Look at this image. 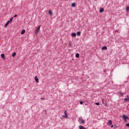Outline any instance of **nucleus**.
<instances>
[{"instance_id":"f257e3e1","label":"nucleus","mask_w":129,"mask_h":129,"mask_svg":"<svg viewBox=\"0 0 129 129\" xmlns=\"http://www.w3.org/2000/svg\"><path fill=\"white\" fill-rule=\"evenodd\" d=\"M41 28V25H39L38 27H37L35 30V34L37 35L38 33L40 32V29Z\"/></svg>"},{"instance_id":"f03ea898","label":"nucleus","mask_w":129,"mask_h":129,"mask_svg":"<svg viewBox=\"0 0 129 129\" xmlns=\"http://www.w3.org/2000/svg\"><path fill=\"white\" fill-rule=\"evenodd\" d=\"M122 118L123 120H124L125 122H126V119H128V117L126 116L125 115H123Z\"/></svg>"},{"instance_id":"7ed1b4c3","label":"nucleus","mask_w":129,"mask_h":129,"mask_svg":"<svg viewBox=\"0 0 129 129\" xmlns=\"http://www.w3.org/2000/svg\"><path fill=\"white\" fill-rule=\"evenodd\" d=\"M107 124H108V125H111V124H112V121L111 120H109Z\"/></svg>"},{"instance_id":"20e7f679","label":"nucleus","mask_w":129,"mask_h":129,"mask_svg":"<svg viewBox=\"0 0 129 129\" xmlns=\"http://www.w3.org/2000/svg\"><path fill=\"white\" fill-rule=\"evenodd\" d=\"M35 80L37 83H39V79L38 78V77L37 76L35 77Z\"/></svg>"},{"instance_id":"39448f33","label":"nucleus","mask_w":129,"mask_h":129,"mask_svg":"<svg viewBox=\"0 0 129 129\" xmlns=\"http://www.w3.org/2000/svg\"><path fill=\"white\" fill-rule=\"evenodd\" d=\"M1 56L2 58L4 59V60H6V56H5V54H1Z\"/></svg>"},{"instance_id":"423d86ee","label":"nucleus","mask_w":129,"mask_h":129,"mask_svg":"<svg viewBox=\"0 0 129 129\" xmlns=\"http://www.w3.org/2000/svg\"><path fill=\"white\" fill-rule=\"evenodd\" d=\"M48 13L49 14L50 16H53V12H52V10H49Z\"/></svg>"},{"instance_id":"0eeeda50","label":"nucleus","mask_w":129,"mask_h":129,"mask_svg":"<svg viewBox=\"0 0 129 129\" xmlns=\"http://www.w3.org/2000/svg\"><path fill=\"white\" fill-rule=\"evenodd\" d=\"M25 33H26V30H25V29H23L22 30L21 34V35H24V34H25Z\"/></svg>"},{"instance_id":"6e6552de","label":"nucleus","mask_w":129,"mask_h":129,"mask_svg":"<svg viewBox=\"0 0 129 129\" xmlns=\"http://www.w3.org/2000/svg\"><path fill=\"white\" fill-rule=\"evenodd\" d=\"M65 115L66 116V118H68V114L67 113V111L65 110L64 112Z\"/></svg>"},{"instance_id":"1a4fd4ad","label":"nucleus","mask_w":129,"mask_h":129,"mask_svg":"<svg viewBox=\"0 0 129 129\" xmlns=\"http://www.w3.org/2000/svg\"><path fill=\"white\" fill-rule=\"evenodd\" d=\"M9 24H10V21H8V22L6 23V24H5V27L6 28H7V27H8V26H9Z\"/></svg>"},{"instance_id":"9d476101","label":"nucleus","mask_w":129,"mask_h":129,"mask_svg":"<svg viewBox=\"0 0 129 129\" xmlns=\"http://www.w3.org/2000/svg\"><path fill=\"white\" fill-rule=\"evenodd\" d=\"M79 129H86V128H85L84 126H83L82 125H80Z\"/></svg>"},{"instance_id":"9b49d317","label":"nucleus","mask_w":129,"mask_h":129,"mask_svg":"<svg viewBox=\"0 0 129 129\" xmlns=\"http://www.w3.org/2000/svg\"><path fill=\"white\" fill-rule=\"evenodd\" d=\"M99 12L100 13H103V12H104V9L103 8L100 9Z\"/></svg>"},{"instance_id":"f8f14e48","label":"nucleus","mask_w":129,"mask_h":129,"mask_svg":"<svg viewBox=\"0 0 129 129\" xmlns=\"http://www.w3.org/2000/svg\"><path fill=\"white\" fill-rule=\"evenodd\" d=\"M124 101H125L126 102H129V98H124Z\"/></svg>"},{"instance_id":"ddd939ff","label":"nucleus","mask_w":129,"mask_h":129,"mask_svg":"<svg viewBox=\"0 0 129 129\" xmlns=\"http://www.w3.org/2000/svg\"><path fill=\"white\" fill-rule=\"evenodd\" d=\"M102 50H107V47L103 46L102 47Z\"/></svg>"},{"instance_id":"4468645a","label":"nucleus","mask_w":129,"mask_h":129,"mask_svg":"<svg viewBox=\"0 0 129 129\" xmlns=\"http://www.w3.org/2000/svg\"><path fill=\"white\" fill-rule=\"evenodd\" d=\"M72 7H73V8H75V7H76V4L75 3H73L72 4Z\"/></svg>"},{"instance_id":"2eb2a0df","label":"nucleus","mask_w":129,"mask_h":129,"mask_svg":"<svg viewBox=\"0 0 129 129\" xmlns=\"http://www.w3.org/2000/svg\"><path fill=\"white\" fill-rule=\"evenodd\" d=\"M76 33H73L72 34V36H73V37H76Z\"/></svg>"},{"instance_id":"dca6fc26","label":"nucleus","mask_w":129,"mask_h":129,"mask_svg":"<svg viewBox=\"0 0 129 129\" xmlns=\"http://www.w3.org/2000/svg\"><path fill=\"white\" fill-rule=\"evenodd\" d=\"M13 19H14V18H10V20L8 21V22H9V23H12V22L13 21Z\"/></svg>"},{"instance_id":"f3484780","label":"nucleus","mask_w":129,"mask_h":129,"mask_svg":"<svg viewBox=\"0 0 129 129\" xmlns=\"http://www.w3.org/2000/svg\"><path fill=\"white\" fill-rule=\"evenodd\" d=\"M79 56H80V55L79 54V53H77L76 54V58H79Z\"/></svg>"},{"instance_id":"a211bd4d","label":"nucleus","mask_w":129,"mask_h":129,"mask_svg":"<svg viewBox=\"0 0 129 129\" xmlns=\"http://www.w3.org/2000/svg\"><path fill=\"white\" fill-rule=\"evenodd\" d=\"M77 35H78V36H80L81 35V32L78 31L77 32Z\"/></svg>"},{"instance_id":"6ab92c4d","label":"nucleus","mask_w":129,"mask_h":129,"mask_svg":"<svg viewBox=\"0 0 129 129\" xmlns=\"http://www.w3.org/2000/svg\"><path fill=\"white\" fill-rule=\"evenodd\" d=\"M80 119L82 123H84L85 121H84V120H83V119L80 118Z\"/></svg>"},{"instance_id":"aec40b11","label":"nucleus","mask_w":129,"mask_h":129,"mask_svg":"<svg viewBox=\"0 0 129 129\" xmlns=\"http://www.w3.org/2000/svg\"><path fill=\"white\" fill-rule=\"evenodd\" d=\"M126 12H129V7L128 6L126 7Z\"/></svg>"},{"instance_id":"412c9836","label":"nucleus","mask_w":129,"mask_h":129,"mask_svg":"<svg viewBox=\"0 0 129 129\" xmlns=\"http://www.w3.org/2000/svg\"><path fill=\"white\" fill-rule=\"evenodd\" d=\"M16 55H17V53L14 52V53L13 54L12 56H13V57H15V56H16Z\"/></svg>"},{"instance_id":"4be33fe9","label":"nucleus","mask_w":129,"mask_h":129,"mask_svg":"<svg viewBox=\"0 0 129 129\" xmlns=\"http://www.w3.org/2000/svg\"><path fill=\"white\" fill-rule=\"evenodd\" d=\"M120 95H121V96H123V93L121 92L120 93Z\"/></svg>"},{"instance_id":"5701e85b","label":"nucleus","mask_w":129,"mask_h":129,"mask_svg":"<svg viewBox=\"0 0 129 129\" xmlns=\"http://www.w3.org/2000/svg\"><path fill=\"white\" fill-rule=\"evenodd\" d=\"M69 44L70 47H72V45H71V42H70Z\"/></svg>"},{"instance_id":"b1692460","label":"nucleus","mask_w":129,"mask_h":129,"mask_svg":"<svg viewBox=\"0 0 129 129\" xmlns=\"http://www.w3.org/2000/svg\"><path fill=\"white\" fill-rule=\"evenodd\" d=\"M17 17H18V15H15L13 17V18H17Z\"/></svg>"},{"instance_id":"393cba45","label":"nucleus","mask_w":129,"mask_h":129,"mask_svg":"<svg viewBox=\"0 0 129 129\" xmlns=\"http://www.w3.org/2000/svg\"><path fill=\"white\" fill-rule=\"evenodd\" d=\"M102 102L103 104H104V100L102 99Z\"/></svg>"},{"instance_id":"a878e982","label":"nucleus","mask_w":129,"mask_h":129,"mask_svg":"<svg viewBox=\"0 0 129 129\" xmlns=\"http://www.w3.org/2000/svg\"><path fill=\"white\" fill-rule=\"evenodd\" d=\"M126 126H129V123L125 124Z\"/></svg>"},{"instance_id":"bb28decb","label":"nucleus","mask_w":129,"mask_h":129,"mask_svg":"<svg viewBox=\"0 0 129 129\" xmlns=\"http://www.w3.org/2000/svg\"><path fill=\"white\" fill-rule=\"evenodd\" d=\"M80 104H83V102L80 101Z\"/></svg>"},{"instance_id":"cd10ccee","label":"nucleus","mask_w":129,"mask_h":129,"mask_svg":"<svg viewBox=\"0 0 129 129\" xmlns=\"http://www.w3.org/2000/svg\"><path fill=\"white\" fill-rule=\"evenodd\" d=\"M96 104L97 105H99L100 104H99V102H98V103H96Z\"/></svg>"},{"instance_id":"c85d7f7f","label":"nucleus","mask_w":129,"mask_h":129,"mask_svg":"<svg viewBox=\"0 0 129 129\" xmlns=\"http://www.w3.org/2000/svg\"><path fill=\"white\" fill-rule=\"evenodd\" d=\"M41 99H42L43 100H44V99H45V98H41Z\"/></svg>"},{"instance_id":"c756f323","label":"nucleus","mask_w":129,"mask_h":129,"mask_svg":"<svg viewBox=\"0 0 129 129\" xmlns=\"http://www.w3.org/2000/svg\"><path fill=\"white\" fill-rule=\"evenodd\" d=\"M62 117H66V115H63Z\"/></svg>"},{"instance_id":"7c9ffc66","label":"nucleus","mask_w":129,"mask_h":129,"mask_svg":"<svg viewBox=\"0 0 129 129\" xmlns=\"http://www.w3.org/2000/svg\"><path fill=\"white\" fill-rule=\"evenodd\" d=\"M127 98H129V96H128V95H127Z\"/></svg>"},{"instance_id":"2f4dec72","label":"nucleus","mask_w":129,"mask_h":129,"mask_svg":"<svg viewBox=\"0 0 129 129\" xmlns=\"http://www.w3.org/2000/svg\"><path fill=\"white\" fill-rule=\"evenodd\" d=\"M111 127H113V125H111Z\"/></svg>"},{"instance_id":"473e14b6","label":"nucleus","mask_w":129,"mask_h":129,"mask_svg":"<svg viewBox=\"0 0 129 129\" xmlns=\"http://www.w3.org/2000/svg\"><path fill=\"white\" fill-rule=\"evenodd\" d=\"M106 106H107V104L106 103L105 104Z\"/></svg>"},{"instance_id":"72a5a7b5","label":"nucleus","mask_w":129,"mask_h":129,"mask_svg":"<svg viewBox=\"0 0 129 129\" xmlns=\"http://www.w3.org/2000/svg\"><path fill=\"white\" fill-rule=\"evenodd\" d=\"M114 126H115V127L116 126V125H114Z\"/></svg>"}]
</instances>
